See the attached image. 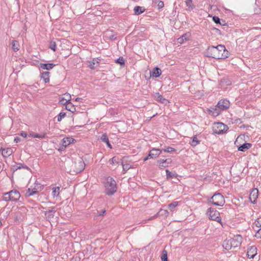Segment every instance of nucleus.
<instances>
[{"mask_svg": "<svg viewBox=\"0 0 261 261\" xmlns=\"http://www.w3.org/2000/svg\"><path fill=\"white\" fill-rule=\"evenodd\" d=\"M206 56L215 59H225L230 56V53L224 45L208 46L205 52Z\"/></svg>", "mask_w": 261, "mask_h": 261, "instance_id": "1", "label": "nucleus"}, {"mask_svg": "<svg viewBox=\"0 0 261 261\" xmlns=\"http://www.w3.org/2000/svg\"><path fill=\"white\" fill-rule=\"evenodd\" d=\"M104 184L106 193L107 195H112L116 192L117 190L116 183L112 177H107Z\"/></svg>", "mask_w": 261, "mask_h": 261, "instance_id": "2", "label": "nucleus"}, {"mask_svg": "<svg viewBox=\"0 0 261 261\" xmlns=\"http://www.w3.org/2000/svg\"><path fill=\"white\" fill-rule=\"evenodd\" d=\"M206 215L211 220L215 221L221 224L223 227L224 223L222 221L220 213L214 208L210 207L207 209Z\"/></svg>", "mask_w": 261, "mask_h": 261, "instance_id": "3", "label": "nucleus"}, {"mask_svg": "<svg viewBox=\"0 0 261 261\" xmlns=\"http://www.w3.org/2000/svg\"><path fill=\"white\" fill-rule=\"evenodd\" d=\"M20 194L17 190H12L9 192L4 194L3 200L6 201H16L19 199Z\"/></svg>", "mask_w": 261, "mask_h": 261, "instance_id": "4", "label": "nucleus"}, {"mask_svg": "<svg viewBox=\"0 0 261 261\" xmlns=\"http://www.w3.org/2000/svg\"><path fill=\"white\" fill-rule=\"evenodd\" d=\"M211 202L215 205L222 206L225 202L223 196L220 193H215L211 198Z\"/></svg>", "mask_w": 261, "mask_h": 261, "instance_id": "5", "label": "nucleus"}, {"mask_svg": "<svg viewBox=\"0 0 261 261\" xmlns=\"http://www.w3.org/2000/svg\"><path fill=\"white\" fill-rule=\"evenodd\" d=\"M227 129V126L221 122L215 123L213 125V130L215 134H223L225 133Z\"/></svg>", "mask_w": 261, "mask_h": 261, "instance_id": "6", "label": "nucleus"}, {"mask_svg": "<svg viewBox=\"0 0 261 261\" xmlns=\"http://www.w3.org/2000/svg\"><path fill=\"white\" fill-rule=\"evenodd\" d=\"M230 105V103L229 100L226 99H222L218 101L217 104V107L220 109V110L222 111L229 109Z\"/></svg>", "mask_w": 261, "mask_h": 261, "instance_id": "7", "label": "nucleus"}, {"mask_svg": "<svg viewBox=\"0 0 261 261\" xmlns=\"http://www.w3.org/2000/svg\"><path fill=\"white\" fill-rule=\"evenodd\" d=\"M233 248L239 247L242 242V237L238 234L234 236L233 238H230Z\"/></svg>", "mask_w": 261, "mask_h": 261, "instance_id": "8", "label": "nucleus"}, {"mask_svg": "<svg viewBox=\"0 0 261 261\" xmlns=\"http://www.w3.org/2000/svg\"><path fill=\"white\" fill-rule=\"evenodd\" d=\"M85 168V164L84 162L82 160H80L78 162H75L73 166L74 171L77 173L81 172V171H83Z\"/></svg>", "mask_w": 261, "mask_h": 261, "instance_id": "9", "label": "nucleus"}, {"mask_svg": "<svg viewBox=\"0 0 261 261\" xmlns=\"http://www.w3.org/2000/svg\"><path fill=\"white\" fill-rule=\"evenodd\" d=\"M258 196V191L256 188L251 190L249 194V200L252 203H255L257 200Z\"/></svg>", "mask_w": 261, "mask_h": 261, "instance_id": "10", "label": "nucleus"}, {"mask_svg": "<svg viewBox=\"0 0 261 261\" xmlns=\"http://www.w3.org/2000/svg\"><path fill=\"white\" fill-rule=\"evenodd\" d=\"M207 111L212 116L216 117L221 114L222 111L216 106L215 107L207 109Z\"/></svg>", "mask_w": 261, "mask_h": 261, "instance_id": "11", "label": "nucleus"}, {"mask_svg": "<svg viewBox=\"0 0 261 261\" xmlns=\"http://www.w3.org/2000/svg\"><path fill=\"white\" fill-rule=\"evenodd\" d=\"M75 140L71 137H66L62 139V148L61 149H63L66 148L70 144L74 143Z\"/></svg>", "mask_w": 261, "mask_h": 261, "instance_id": "12", "label": "nucleus"}, {"mask_svg": "<svg viewBox=\"0 0 261 261\" xmlns=\"http://www.w3.org/2000/svg\"><path fill=\"white\" fill-rule=\"evenodd\" d=\"M71 99V96L70 94L65 93L60 98V102L61 104L65 105L70 102Z\"/></svg>", "mask_w": 261, "mask_h": 261, "instance_id": "13", "label": "nucleus"}, {"mask_svg": "<svg viewBox=\"0 0 261 261\" xmlns=\"http://www.w3.org/2000/svg\"><path fill=\"white\" fill-rule=\"evenodd\" d=\"M257 248L255 246L250 247L247 251V256L249 258H253L257 254Z\"/></svg>", "mask_w": 261, "mask_h": 261, "instance_id": "14", "label": "nucleus"}, {"mask_svg": "<svg viewBox=\"0 0 261 261\" xmlns=\"http://www.w3.org/2000/svg\"><path fill=\"white\" fill-rule=\"evenodd\" d=\"M154 98L156 101L160 102L161 103L165 105L169 103V101L168 99L165 98L163 95L159 93H155Z\"/></svg>", "mask_w": 261, "mask_h": 261, "instance_id": "15", "label": "nucleus"}, {"mask_svg": "<svg viewBox=\"0 0 261 261\" xmlns=\"http://www.w3.org/2000/svg\"><path fill=\"white\" fill-rule=\"evenodd\" d=\"M171 163V159H160L158 161V165L161 168L168 167Z\"/></svg>", "mask_w": 261, "mask_h": 261, "instance_id": "16", "label": "nucleus"}, {"mask_svg": "<svg viewBox=\"0 0 261 261\" xmlns=\"http://www.w3.org/2000/svg\"><path fill=\"white\" fill-rule=\"evenodd\" d=\"M162 150L159 149L152 148L149 152V156L150 159L156 158L161 153Z\"/></svg>", "mask_w": 261, "mask_h": 261, "instance_id": "17", "label": "nucleus"}, {"mask_svg": "<svg viewBox=\"0 0 261 261\" xmlns=\"http://www.w3.org/2000/svg\"><path fill=\"white\" fill-rule=\"evenodd\" d=\"M35 187L34 188L33 191L31 192V189L29 188L28 189V194L29 195H32L33 194L36 193L38 191H40L43 189V186L41 185L40 184L35 183Z\"/></svg>", "mask_w": 261, "mask_h": 261, "instance_id": "18", "label": "nucleus"}, {"mask_svg": "<svg viewBox=\"0 0 261 261\" xmlns=\"http://www.w3.org/2000/svg\"><path fill=\"white\" fill-rule=\"evenodd\" d=\"M222 246L226 250H229L233 248L230 238H227L224 241Z\"/></svg>", "mask_w": 261, "mask_h": 261, "instance_id": "19", "label": "nucleus"}, {"mask_svg": "<svg viewBox=\"0 0 261 261\" xmlns=\"http://www.w3.org/2000/svg\"><path fill=\"white\" fill-rule=\"evenodd\" d=\"M2 154L5 158L10 156L13 153V149L11 148H2Z\"/></svg>", "mask_w": 261, "mask_h": 261, "instance_id": "20", "label": "nucleus"}, {"mask_svg": "<svg viewBox=\"0 0 261 261\" xmlns=\"http://www.w3.org/2000/svg\"><path fill=\"white\" fill-rule=\"evenodd\" d=\"M56 211L55 210H49L45 213V215L47 220L49 221H53Z\"/></svg>", "mask_w": 261, "mask_h": 261, "instance_id": "21", "label": "nucleus"}, {"mask_svg": "<svg viewBox=\"0 0 261 261\" xmlns=\"http://www.w3.org/2000/svg\"><path fill=\"white\" fill-rule=\"evenodd\" d=\"M190 34L189 33H186L184 34L181 37L177 39V41L180 44L184 43L185 41H188L190 39Z\"/></svg>", "mask_w": 261, "mask_h": 261, "instance_id": "22", "label": "nucleus"}, {"mask_svg": "<svg viewBox=\"0 0 261 261\" xmlns=\"http://www.w3.org/2000/svg\"><path fill=\"white\" fill-rule=\"evenodd\" d=\"M41 78L45 83H49L50 81V72L48 71L42 72L41 74Z\"/></svg>", "mask_w": 261, "mask_h": 261, "instance_id": "23", "label": "nucleus"}, {"mask_svg": "<svg viewBox=\"0 0 261 261\" xmlns=\"http://www.w3.org/2000/svg\"><path fill=\"white\" fill-rule=\"evenodd\" d=\"M161 70L158 67H155L153 69L151 76L154 77H158L161 75Z\"/></svg>", "mask_w": 261, "mask_h": 261, "instance_id": "24", "label": "nucleus"}, {"mask_svg": "<svg viewBox=\"0 0 261 261\" xmlns=\"http://www.w3.org/2000/svg\"><path fill=\"white\" fill-rule=\"evenodd\" d=\"M100 59L98 58H94L92 61L89 62V66L90 68L93 69L99 64Z\"/></svg>", "mask_w": 261, "mask_h": 261, "instance_id": "25", "label": "nucleus"}, {"mask_svg": "<svg viewBox=\"0 0 261 261\" xmlns=\"http://www.w3.org/2000/svg\"><path fill=\"white\" fill-rule=\"evenodd\" d=\"M251 146L252 145L250 143H244L238 147V150L241 151H245L249 149L251 147Z\"/></svg>", "mask_w": 261, "mask_h": 261, "instance_id": "26", "label": "nucleus"}, {"mask_svg": "<svg viewBox=\"0 0 261 261\" xmlns=\"http://www.w3.org/2000/svg\"><path fill=\"white\" fill-rule=\"evenodd\" d=\"M40 66L42 69L50 70L55 66V65L52 63L40 64Z\"/></svg>", "mask_w": 261, "mask_h": 261, "instance_id": "27", "label": "nucleus"}, {"mask_svg": "<svg viewBox=\"0 0 261 261\" xmlns=\"http://www.w3.org/2000/svg\"><path fill=\"white\" fill-rule=\"evenodd\" d=\"M65 106V108L67 110L72 113H74L75 111V107L71 102L67 103Z\"/></svg>", "mask_w": 261, "mask_h": 261, "instance_id": "28", "label": "nucleus"}, {"mask_svg": "<svg viewBox=\"0 0 261 261\" xmlns=\"http://www.w3.org/2000/svg\"><path fill=\"white\" fill-rule=\"evenodd\" d=\"M12 45L13 50L16 52L19 50L20 48V44L19 42L16 40H13L12 42Z\"/></svg>", "mask_w": 261, "mask_h": 261, "instance_id": "29", "label": "nucleus"}, {"mask_svg": "<svg viewBox=\"0 0 261 261\" xmlns=\"http://www.w3.org/2000/svg\"><path fill=\"white\" fill-rule=\"evenodd\" d=\"M134 13L136 15H139L145 11V9L142 7L136 6L134 8Z\"/></svg>", "mask_w": 261, "mask_h": 261, "instance_id": "30", "label": "nucleus"}, {"mask_svg": "<svg viewBox=\"0 0 261 261\" xmlns=\"http://www.w3.org/2000/svg\"><path fill=\"white\" fill-rule=\"evenodd\" d=\"M109 162L112 165H118L119 163V159L117 156H114L111 159Z\"/></svg>", "mask_w": 261, "mask_h": 261, "instance_id": "31", "label": "nucleus"}, {"mask_svg": "<svg viewBox=\"0 0 261 261\" xmlns=\"http://www.w3.org/2000/svg\"><path fill=\"white\" fill-rule=\"evenodd\" d=\"M60 187H53L52 188V195L53 197H57L60 194Z\"/></svg>", "mask_w": 261, "mask_h": 261, "instance_id": "32", "label": "nucleus"}, {"mask_svg": "<svg viewBox=\"0 0 261 261\" xmlns=\"http://www.w3.org/2000/svg\"><path fill=\"white\" fill-rule=\"evenodd\" d=\"M178 201H173L168 205V208L171 211H173L174 208L178 205Z\"/></svg>", "mask_w": 261, "mask_h": 261, "instance_id": "33", "label": "nucleus"}, {"mask_svg": "<svg viewBox=\"0 0 261 261\" xmlns=\"http://www.w3.org/2000/svg\"><path fill=\"white\" fill-rule=\"evenodd\" d=\"M29 136H31L33 138H37L42 139L45 137V135H39L38 134L32 132L29 134Z\"/></svg>", "mask_w": 261, "mask_h": 261, "instance_id": "34", "label": "nucleus"}, {"mask_svg": "<svg viewBox=\"0 0 261 261\" xmlns=\"http://www.w3.org/2000/svg\"><path fill=\"white\" fill-rule=\"evenodd\" d=\"M186 6L189 8V9L192 10L194 6L193 4L192 0H185Z\"/></svg>", "mask_w": 261, "mask_h": 261, "instance_id": "35", "label": "nucleus"}, {"mask_svg": "<svg viewBox=\"0 0 261 261\" xmlns=\"http://www.w3.org/2000/svg\"><path fill=\"white\" fill-rule=\"evenodd\" d=\"M161 259L162 261H168L167 251L165 250L162 251Z\"/></svg>", "mask_w": 261, "mask_h": 261, "instance_id": "36", "label": "nucleus"}, {"mask_svg": "<svg viewBox=\"0 0 261 261\" xmlns=\"http://www.w3.org/2000/svg\"><path fill=\"white\" fill-rule=\"evenodd\" d=\"M200 143V141H199L196 136H194L193 138L192 141L191 143V145L192 146H196V145H198Z\"/></svg>", "mask_w": 261, "mask_h": 261, "instance_id": "37", "label": "nucleus"}, {"mask_svg": "<svg viewBox=\"0 0 261 261\" xmlns=\"http://www.w3.org/2000/svg\"><path fill=\"white\" fill-rule=\"evenodd\" d=\"M253 224L257 228H258L260 227H261V218H257L254 221Z\"/></svg>", "mask_w": 261, "mask_h": 261, "instance_id": "38", "label": "nucleus"}, {"mask_svg": "<svg viewBox=\"0 0 261 261\" xmlns=\"http://www.w3.org/2000/svg\"><path fill=\"white\" fill-rule=\"evenodd\" d=\"M49 48L54 51L56 50L57 45L55 41H51L50 42Z\"/></svg>", "mask_w": 261, "mask_h": 261, "instance_id": "39", "label": "nucleus"}, {"mask_svg": "<svg viewBox=\"0 0 261 261\" xmlns=\"http://www.w3.org/2000/svg\"><path fill=\"white\" fill-rule=\"evenodd\" d=\"M163 151L165 152L170 153L174 152L176 151V150L173 147H168L166 149H163Z\"/></svg>", "mask_w": 261, "mask_h": 261, "instance_id": "40", "label": "nucleus"}, {"mask_svg": "<svg viewBox=\"0 0 261 261\" xmlns=\"http://www.w3.org/2000/svg\"><path fill=\"white\" fill-rule=\"evenodd\" d=\"M66 116V113L64 112H61L58 116V121H61L62 119L64 118Z\"/></svg>", "mask_w": 261, "mask_h": 261, "instance_id": "41", "label": "nucleus"}, {"mask_svg": "<svg viewBox=\"0 0 261 261\" xmlns=\"http://www.w3.org/2000/svg\"><path fill=\"white\" fill-rule=\"evenodd\" d=\"M101 140L105 143L108 142L109 138L106 134H103L101 137Z\"/></svg>", "mask_w": 261, "mask_h": 261, "instance_id": "42", "label": "nucleus"}, {"mask_svg": "<svg viewBox=\"0 0 261 261\" xmlns=\"http://www.w3.org/2000/svg\"><path fill=\"white\" fill-rule=\"evenodd\" d=\"M255 237H256L257 239H260L261 238V228H259L256 232H255L254 234Z\"/></svg>", "mask_w": 261, "mask_h": 261, "instance_id": "43", "label": "nucleus"}, {"mask_svg": "<svg viewBox=\"0 0 261 261\" xmlns=\"http://www.w3.org/2000/svg\"><path fill=\"white\" fill-rule=\"evenodd\" d=\"M116 63L118 64H119L120 65H124V59H123V57H119L116 61Z\"/></svg>", "mask_w": 261, "mask_h": 261, "instance_id": "44", "label": "nucleus"}, {"mask_svg": "<svg viewBox=\"0 0 261 261\" xmlns=\"http://www.w3.org/2000/svg\"><path fill=\"white\" fill-rule=\"evenodd\" d=\"M122 167L123 170L126 172L130 168V165L128 164H122Z\"/></svg>", "mask_w": 261, "mask_h": 261, "instance_id": "45", "label": "nucleus"}, {"mask_svg": "<svg viewBox=\"0 0 261 261\" xmlns=\"http://www.w3.org/2000/svg\"><path fill=\"white\" fill-rule=\"evenodd\" d=\"M157 6L159 9L163 8L164 6V2L163 1H159Z\"/></svg>", "mask_w": 261, "mask_h": 261, "instance_id": "46", "label": "nucleus"}, {"mask_svg": "<svg viewBox=\"0 0 261 261\" xmlns=\"http://www.w3.org/2000/svg\"><path fill=\"white\" fill-rule=\"evenodd\" d=\"M213 20L216 22V23H219L220 22V19L219 17H216V16H214L213 17Z\"/></svg>", "mask_w": 261, "mask_h": 261, "instance_id": "47", "label": "nucleus"}, {"mask_svg": "<svg viewBox=\"0 0 261 261\" xmlns=\"http://www.w3.org/2000/svg\"><path fill=\"white\" fill-rule=\"evenodd\" d=\"M166 174H167V177L168 178H170V177H172L171 173L169 170L167 169L166 170Z\"/></svg>", "mask_w": 261, "mask_h": 261, "instance_id": "48", "label": "nucleus"}, {"mask_svg": "<svg viewBox=\"0 0 261 261\" xmlns=\"http://www.w3.org/2000/svg\"><path fill=\"white\" fill-rule=\"evenodd\" d=\"M20 135L24 138H27L28 136V134L24 132H21Z\"/></svg>", "mask_w": 261, "mask_h": 261, "instance_id": "49", "label": "nucleus"}, {"mask_svg": "<svg viewBox=\"0 0 261 261\" xmlns=\"http://www.w3.org/2000/svg\"><path fill=\"white\" fill-rule=\"evenodd\" d=\"M242 138L240 136L239 137H238L236 139V140L235 141V144L238 146V142L240 140V139H242Z\"/></svg>", "mask_w": 261, "mask_h": 261, "instance_id": "50", "label": "nucleus"}, {"mask_svg": "<svg viewBox=\"0 0 261 261\" xmlns=\"http://www.w3.org/2000/svg\"><path fill=\"white\" fill-rule=\"evenodd\" d=\"M20 139L19 137H16L15 138L14 141L16 143H18L19 141H20Z\"/></svg>", "mask_w": 261, "mask_h": 261, "instance_id": "51", "label": "nucleus"}, {"mask_svg": "<svg viewBox=\"0 0 261 261\" xmlns=\"http://www.w3.org/2000/svg\"><path fill=\"white\" fill-rule=\"evenodd\" d=\"M108 146V147L110 148H112V145H111V144L109 142V141L107 142L106 143Z\"/></svg>", "mask_w": 261, "mask_h": 261, "instance_id": "52", "label": "nucleus"}, {"mask_svg": "<svg viewBox=\"0 0 261 261\" xmlns=\"http://www.w3.org/2000/svg\"><path fill=\"white\" fill-rule=\"evenodd\" d=\"M75 101H81L82 102V98H80V97H77L75 99Z\"/></svg>", "mask_w": 261, "mask_h": 261, "instance_id": "53", "label": "nucleus"}, {"mask_svg": "<svg viewBox=\"0 0 261 261\" xmlns=\"http://www.w3.org/2000/svg\"><path fill=\"white\" fill-rule=\"evenodd\" d=\"M149 159H150V156H149V155H148L147 157H146L144 159V161L145 162L147 160H148Z\"/></svg>", "mask_w": 261, "mask_h": 261, "instance_id": "54", "label": "nucleus"}, {"mask_svg": "<svg viewBox=\"0 0 261 261\" xmlns=\"http://www.w3.org/2000/svg\"><path fill=\"white\" fill-rule=\"evenodd\" d=\"M156 217V215H155V216H153V217H151V218L150 219V220H152L153 219H154V218H155Z\"/></svg>", "mask_w": 261, "mask_h": 261, "instance_id": "55", "label": "nucleus"}, {"mask_svg": "<svg viewBox=\"0 0 261 261\" xmlns=\"http://www.w3.org/2000/svg\"><path fill=\"white\" fill-rule=\"evenodd\" d=\"M164 212H165V214H166L167 215H168V211H167L165 210V211H164Z\"/></svg>", "mask_w": 261, "mask_h": 261, "instance_id": "56", "label": "nucleus"}, {"mask_svg": "<svg viewBox=\"0 0 261 261\" xmlns=\"http://www.w3.org/2000/svg\"><path fill=\"white\" fill-rule=\"evenodd\" d=\"M2 223L1 221H0V227L2 226Z\"/></svg>", "mask_w": 261, "mask_h": 261, "instance_id": "57", "label": "nucleus"}, {"mask_svg": "<svg viewBox=\"0 0 261 261\" xmlns=\"http://www.w3.org/2000/svg\"><path fill=\"white\" fill-rule=\"evenodd\" d=\"M106 212V211H103V213L104 214Z\"/></svg>", "mask_w": 261, "mask_h": 261, "instance_id": "58", "label": "nucleus"}]
</instances>
